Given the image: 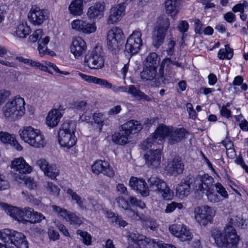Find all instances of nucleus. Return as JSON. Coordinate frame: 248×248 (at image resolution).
<instances>
[{
  "label": "nucleus",
  "instance_id": "23",
  "mask_svg": "<svg viewBox=\"0 0 248 248\" xmlns=\"http://www.w3.org/2000/svg\"><path fill=\"white\" fill-rule=\"evenodd\" d=\"M129 186L136 193L142 197H147L150 194L148 185L145 180L141 178L132 176L129 181Z\"/></svg>",
  "mask_w": 248,
  "mask_h": 248
},
{
  "label": "nucleus",
  "instance_id": "2",
  "mask_svg": "<svg viewBox=\"0 0 248 248\" xmlns=\"http://www.w3.org/2000/svg\"><path fill=\"white\" fill-rule=\"evenodd\" d=\"M211 236L217 246L221 248H237L240 238L232 225H226L222 230L214 229Z\"/></svg>",
  "mask_w": 248,
  "mask_h": 248
},
{
  "label": "nucleus",
  "instance_id": "12",
  "mask_svg": "<svg viewBox=\"0 0 248 248\" xmlns=\"http://www.w3.org/2000/svg\"><path fill=\"white\" fill-rule=\"evenodd\" d=\"M216 211L213 207L208 205H202L194 209V218L201 226H205L211 223L216 215Z\"/></svg>",
  "mask_w": 248,
  "mask_h": 248
},
{
  "label": "nucleus",
  "instance_id": "42",
  "mask_svg": "<svg viewBox=\"0 0 248 248\" xmlns=\"http://www.w3.org/2000/svg\"><path fill=\"white\" fill-rule=\"evenodd\" d=\"M149 186L153 191L159 192V190L164 186L166 183L157 177H151L149 180Z\"/></svg>",
  "mask_w": 248,
  "mask_h": 248
},
{
  "label": "nucleus",
  "instance_id": "21",
  "mask_svg": "<svg viewBox=\"0 0 248 248\" xmlns=\"http://www.w3.org/2000/svg\"><path fill=\"white\" fill-rule=\"evenodd\" d=\"M92 172L96 175L103 174L109 177L114 175L115 171L108 161L97 160L91 166Z\"/></svg>",
  "mask_w": 248,
  "mask_h": 248
},
{
  "label": "nucleus",
  "instance_id": "37",
  "mask_svg": "<svg viewBox=\"0 0 248 248\" xmlns=\"http://www.w3.org/2000/svg\"><path fill=\"white\" fill-rule=\"evenodd\" d=\"M87 107V103L86 101L83 100H77L73 103L71 105L72 108L77 113H79L80 115L81 113L85 112ZM80 120L81 121H88L90 120L89 117L88 118H83V114L80 115Z\"/></svg>",
  "mask_w": 248,
  "mask_h": 248
},
{
  "label": "nucleus",
  "instance_id": "48",
  "mask_svg": "<svg viewBox=\"0 0 248 248\" xmlns=\"http://www.w3.org/2000/svg\"><path fill=\"white\" fill-rule=\"evenodd\" d=\"M67 194L68 195L72 200L75 201L78 206L82 209L86 208V206L84 205L83 201L81 198L79 196L76 192H74L71 189H68L66 191Z\"/></svg>",
  "mask_w": 248,
  "mask_h": 248
},
{
  "label": "nucleus",
  "instance_id": "41",
  "mask_svg": "<svg viewBox=\"0 0 248 248\" xmlns=\"http://www.w3.org/2000/svg\"><path fill=\"white\" fill-rule=\"evenodd\" d=\"M14 180L16 182L21 183L24 182L26 186L30 189H34L37 187V183L33 178L31 177H26L22 175L16 174L14 177Z\"/></svg>",
  "mask_w": 248,
  "mask_h": 248
},
{
  "label": "nucleus",
  "instance_id": "3",
  "mask_svg": "<svg viewBox=\"0 0 248 248\" xmlns=\"http://www.w3.org/2000/svg\"><path fill=\"white\" fill-rule=\"evenodd\" d=\"M20 139L30 146L42 149L47 144V140L43 132L32 126H24L18 131Z\"/></svg>",
  "mask_w": 248,
  "mask_h": 248
},
{
  "label": "nucleus",
  "instance_id": "27",
  "mask_svg": "<svg viewBox=\"0 0 248 248\" xmlns=\"http://www.w3.org/2000/svg\"><path fill=\"white\" fill-rule=\"evenodd\" d=\"M28 18L33 25H40L46 18V12L37 6H33L30 9Z\"/></svg>",
  "mask_w": 248,
  "mask_h": 248
},
{
  "label": "nucleus",
  "instance_id": "8",
  "mask_svg": "<svg viewBox=\"0 0 248 248\" xmlns=\"http://www.w3.org/2000/svg\"><path fill=\"white\" fill-rule=\"evenodd\" d=\"M0 240L5 243L13 244L17 248H28L24 234L15 230L5 229L0 231Z\"/></svg>",
  "mask_w": 248,
  "mask_h": 248
},
{
  "label": "nucleus",
  "instance_id": "34",
  "mask_svg": "<svg viewBox=\"0 0 248 248\" xmlns=\"http://www.w3.org/2000/svg\"><path fill=\"white\" fill-rule=\"evenodd\" d=\"M142 128V124L136 120H130L122 125V129L129 134H135L140 132Z\"/></svg>",
  "mask_w": 248,
  "mask_h": 248
},
{
  "label": "nucleus",
  "instance_id": "44",
  "mask_svg": "<svg viewBox=\"0 0 248 248\" xmlns=\"http://www.w3.org/2000/svg\"><path fill=\"white\" fill-rule=\"evenodd\" d=\"M233 54L232 49L228 45H225L224 48L219 49L217 57L220 60H230L232 58Z\"/></svg>",
  "mask_w": 248,
  "mask_h": 248
},
{
  "label": "nucleus",
  "instance_id": "54",
  "mask_svg": "<svg viewBox=\"0 0 248 248\" xmlns=\"http://www.w3.org/2000/svg\"><path fill=\"white\" fill-rule=\"evenodd\" d=\"M183 208V204L182 203H178L175 202H172L168 204L165 209L166 213H170L173 212L176 208L180 210Z\"/></svg>",
  "mask_w": 248,
  "mask_h": 248
},
{
  "label": "nucleus",
  "instance_id": "19",
  "mask_svg": "<svg viewBox=\"0 0 248 248\" xmlns=\"http://www.w3.org/2000/svg\"><path fill=\"white\" fill-rule=\"evenodd\" d=\"M169 230L171 234L178 237L182 241L191 240L193 234L186 225L183 224H173L169 226Z\"/></svg>",
  "mask_w": 248,
  "mask_h": 248
},
{
  "label": "nucleus",
  "instance_id": "59",
  "mask_svg": "<svg viewBox=\"0 0 248 248\" xmlns=\"http://www.w3.org/2000/svg\"><path fill=\"white\" fill-rule=\"evenodd\" d=\"M93 119L94 123L96 124L100 125L101 126L103 125L105 120L103 113L100 112L95 113L93 116Z\"/></svg>",
  "mask_w": 248,
  "mask_h": 248
},
{
  "label": "nucleus",
  "instance_id": "58",
  "mask_svg": "<svg viewBox=\"0 0 248 248\" xmlns=\"http://www.w3.org/2000/svg\"><path fill=\"white\" fill-rule=\"evenodd\" d=\"M115 203L119 207L125 210L128 209L129 206L128 202L123 197H120L116 198L115 199Z\"/></svg>",
  "mask_w": 248,
  "mask_h": 248
},
{
  "label": "nucleus",
  "instance_id": "47",
  "mask_svg": "<svg viewBox=\"0 0 248 248\" xmlns=\"http://www.w3.org/2000/svg\"><path fill=\"white\" fill-rule=\"evenodd\" d=\"M97 29V25L95 22H89L85 20L82 33L87 35L94 33L96 31Z\"/></svg>",
  "mask_w": 248,
  "mask_h": 248
},
{
  "label": "nucleus",
  "instance_id": "16",
  "mask_svg": "<svg viewBox=\"0 0 248 248\" xmlns=\"http://www.w3.org/2000/svg\"><path fill=\"white\" fill-rule=\"evenodd\" d=\"M124 35L121 28L113 27L109 30L107 34V44L110 50L116 49L123 42Z\"/></svg>",
  "mask_w": 248,
  "mask_h": 248
},
{
  "label": "nucleus",
  "instance_id": "43",
  "mask_svg": "<svg viewBox=\"0 0 248 248\" xmlns=\"http://www.w3.org/2000/svg\"><path fill=\"white\" fill-rule=\"evenodd\" d=\"M44 187L46 192L48 195L55 197L59 195L61 190L60 187L52 182H46Z\"/></svg>",
  "mask_w": 248,
  "mask_h": 248
},
{
  "label": "nucleus",
  "instance_id": "57",
  "mask_svg": "<svg viewBox=\"0 0 248 248\" xmlns=\"http://www.w3.org/2000/svg\"><path fill=\"white\" fill-rule=\"evenodd\" d=\"M36 165L44 173L49 164L46 159L41 158L36 161Z\"/></svg>",
  "mask_w": 248,
  "mask_h": 248
},
{
  "label": "nucleus",
  "instance_id": "4",
  "mask_svg": "<svg viewBox=\"0 0 248 248\" xmlns=\"http://www.w3.org/2000/svg\"><path fill=\"white\" fill-rule=\"evenodd\" d=\"M25 101L20 96H16L9 99L2 108L3 117L9 121L19 120L26 112Z\"/></svg>",
  "mask_w": 248,
  "mask_h": 248
},
{
  "label": "nucleus",
  "instance_id": "7",
  "mask_svg": "<svg viewBox=\"0 0 248 248\" xmlns=\"http://www.w3.org/2000/svg\"><path fill=\"white\" fill-rule=\"evenodd\" d=\"M0 205L1 208L13 219L23 224L29 222V220H31L33 213V209L30 207L20 209L5 203H1Z\"/></svg>",
  "mask_w": 248,
  "mask_h": 248
},
{
  "label": "nucleus",
  "instance_id": "45",
  "mask_svg": "<svg viewBox=\"0 0 248 248\" xmlns=\"http://www.w3.org/2000/svg\"><path fill=\"white\" fill-rule=\"evenodd\" d=\"M158 57L156 53H150L146 57L144 66L156 68L158 66Z\"/></svg>",
  "mask_w": 248,
  "mask_h": 248
},
{
  "label": "nucleus",
  "instance_id": "39",
  "mask_svg": "<svg viewBox=\"0 0 248 248\" xmlns=\"http://www.w3.org/2000/svg\"><path fill=\"white\" fill-rule=\"evenodd\" d=\"M130 135L121 127L120 132L114 133L112 136L113 141L116 143L124 145L129 142Z\"/></svg>",
  "mask_w": 248,
  "mask_h": 248
},
{
  "label": "nucleus",
  "instance_id": "53",
  "mask_svg": "<svg viewBox=\"0 0 248 248\" xmlns=\"http://www.w3.org/2000/svg\"><path fill=\"white\" fill-rule=\"evenodd\" d=\"M243 80L244 79L241 76H238L234 78L232 82V85L234 87V90H236L235 86H241V88L243 91L248 90V86L246 83H243Z\"/></svg>",
  "mask_w": 248,
  "mask_h": 248
},
{
  "label": "nucleus",
  "instance_id": "13",
  "mask_svg": "<svg viewBox=\"0 0 248 248\" xmlns=\"http://www.w3.org/2000/svg\"><path fill=\"white\" fill-rule=\"evenodd\" d=\"M170 26V20L168 17H162L158 19L153 37L155 46L158 47L163 43Z\"/></svg>",
  "mask_w": 248,
  "mask_h": 248
},
{
  "label": "nucleus",
  "instance_id": "61",
  "mask_svg": "<svg viewBox=\"0 0 248 248\" xmlns=\"http://www.w3.org/2000/svg\"><path fill=\"white\" fill-rule=\"evenodd\" d=\"M9 184L6 180L5 177L0 173V190H5L9 188Z\"/></svg>",
  "mask_w": 248,
  "mask_h": 248
},
{
  "label": "nucleus",
  "instance_id": "62",
  "mask_svg": "<svg viewBox=\"0 0 248 248\" xmlns=\"http://www.w3.org/2000/svg\"><path fill=\"white\" fill-rule=\"evenodd\" d=\"M248 6V2L247 1H244L242 3H239L235 5L232 8L233 12L236 13L239 12L240 13H243L244 8Z\"/></svg>",
  "mask_w": 248,
  "mask_h": 248
},
{
  "label": "nucleus",
  "instance_id": "26",
  "mask_svg": "<svg viewBox=\"0 0 248 248\" xmlns=\"http://www.w3.org/2000/svg\"><path fill=\"white\" fill-rule=\"evenodd\" d=\"M172 64L177 67L181 66L179 63L173 62L170 58H165L162 61L159 69V76L162 81L164 80L169 81L173 78L174 74L171 71L170 67Z\"/></svg>",
  "mask_w": 248,
  "mask_h": 248
},
{
  "label": "nucleus",
  "instance_id": "29",
  "mask_svg": "<svg viewBox=\"0 0 248 248\" xmlns=\"http://www.w3.org/2000/svg\"><path fill=\"white\" fill-rule=\"evenodd\" d=\"M172 126L160 124L156 128L155 132L148 138L153 139L154 140V141L155 142H156L157 139L160 141L166 138L168 139L170 137V132L172 131Z\"/></svg>",
  "mask_w": 248,
  "mask_h": 248
},
{
  "label": "nucleus",
  "instance_id": "15",
  "mask_svg": "<svg viewBox=\"0 0 248 248\" xmlns=\"http://www.w3.org/2000/svg\"><path fill=\"white\" fill-rule=\"evenodd\" d=\"M142 34L140 31H134L127 38L125 51L135 54L139 52L142 46Z\"/></svg>",
  "mask_w": 248,
  "mask_h": 248
},
{
  "label": "nucleus",
  "instance_id": "10",
  "mask_svg": "<svg viewBox=\"0 0 248 248\" xmlns=\"http://www.w3.org/2000/svg\"><path fill=\"white\" fill-rule=\"evenodd\" d=\"M78 76L81 80L89 84H93L99 86L101 88L111 89L115 93L120 92L127 93V87L124 86H113L107 80L96 77L86 75L80 72H77Z\"/></svg>",
  "mask_w": 248,
  "mask_h": 248
},
{
  "label": "nucleus",
  "instance_id": "24",
  "mask_svg": "<svg viewBox=\"0 0 248 248\" xmlns=\"http://www.w3.org/2000/svg\"><path fill=\"white\" fill-rule=\"evenodd\" d=\"M53 212L60 217H62L70 224L79 225L82 220L79 217L74 213L67 211L65 209L57 205H52Z\"/></svg>",
  "mask_w": 248,
  "mask_h": 248
},
{
  "label": "nucleus",
  "instance_id": "52",
  "mask_svg": "<svg viewBox=\"0 0 248 248\" xmlns=\"http://www.w3.org/2000/svg\"><path fill=\"white\" fill-rule=\"evenodd\" d=\"M44 35V32L42 29H39L35 30L29 37L31 42L34 43L37 40L42 39Z\"/></svg>",
  "mask_w": 248,
  "mask_h": 248
},
{
  "label": "nucleus",
  "instance_id": "46",
  "mask_svg": "<svg viewBox=\"0 0 248 248\" xmlns=\"http://www.w3.org/2000/svg\"><path fill=\"white\" fill-rule=\"evenodd\" d=\"M59 169L55 164H49L44 173L45 175L53 179L59 175Z\"/></svg>",
  "mask_w": 248,
  "mask_h": 248
},
{
  "label": "nucleus",
  "instance_id": "25",
  "mask_svg": "<svg viewBox=\"0 0 248 248\" xmlns=\"http://www.w3.org/2000/svg\"><path fill=\"white\" fill-rule=\"evenodd\" d=\"M125 13V6L124 4L120 3L112 6L107 19V23L109 25L116 24L121 20Z\"/></svg>",
  "mask_w": 248,
  "mask_h": 248
},
{
  "label": "nucleus",
  "instance_id": "56",
  "mask_svg": "<svg viewBox=\"0 0 248 248\" xmlns=\"http://www.w3.org/2000/svg\"><path fill=\"white\" fill-rule=\"evenodd\" d=\"M215 187L217 192L224 199L228 198V194L227 191L223 186L219 183L215 184Z\"/></svg>",
  "mask_w": 248,
  "mask_h": 248
},
{
  "label": "nucleus",
  "instance_id": "32",
  "mask_svg": "<svg viewBox=\"0 0 248 248\" xmlns=\"http://www.w3.org/2000/svg\"><path fill=\"white\" fill-rule=\"evenodd\" d=\"M180 5V0H167L166 1V12L173 20L177 18V14L179 12Z\"/></svg>",
  "mask_w": 248,
  "mask_h": 248
},
{
  "label": "nucleus",
  "instance_id": "28",
  "mask_svg": "<svg viewBox=\"0 0 248 248\" xmlns=\"http://www.w3.org/2000/svg\"><path fill=\"white\" fill-rule=\"evenodd\" d=\"M0 143L13 147L18 151L23 149L22 146L18 143L15 136L7 132H0Z\"/></svg>",
  "mask_w": 248,
  "mask_h": 248
},
{
  "label": "nucleus",
  "instance_id": "6",
  "mask_svg": "<svg viewBox=\"0 0 248 248\" xmlns=\"http://www.w3.org/2000/svg\"><path fill=\"white\" fill-rule=\"evenodd\" d=\"M153 139L147 138L141 144V148L146 152L144 155L145 164L152 168L158 167L161 161V151L157 148L158 143Z\"/></svg>",
  "mask_w": 248,
  "mask_h": 248
},
{
  "label": "nucleus",
  "instance_id": "22",
  "mask_svg": "<svg viewBox=\"0 0 248 248\" xmlns=\"http://www.w3.org/2000/svg\"><path fill=\"white\" fill-rule=\"evenodd\" d=\"M106 10V3L104 1H98L87 9L86 16L89 19L100 20L104 17Z\"/></svg>",
  "mask_w": 248,
  "mask_h": 248
},
{
  "label": "nucleus",
  "instance_id": "64",
  "mask_svg": "<svg viewBox=\"0 0 248 248\" xmlns=\"http://www.w3.org/2000/svg\"><path fill=\"white\" fill-rule=\"evenodd\" d=\"M143 225L147 228H150L151 230H155L157 228V223L155 220L153 219L145 220Z\"/></svg>",
  "mask_w": 248,
  "mask_h": 248
},
{
  "label": "nucleus",
  "instance_id": "20",
  "mask_svg": "<svg viewBox=\"0 0 248 248\" xmlns=\"http://www.w3.org/2000/svg\"><path fill=\"white\" fill-rule=\"evenodd\" d=\"M69 49L70 53L74 58L78 59L86 52L87 46L83 38L77 36L72 38Z\"/></svg>",
  "mask_w": 248,
  "mask_h": 248
},
{
  "label": "nucleus",
  "instance_id": "51",
  "mask_svg": "<svg viewBox=\"0 0 248 248\" xmlns=\"http://www.w3.org/2000/svg\"><path fill=\"white\" fill-rule=\"evenodd\" d=\"M77 234L80 237V239L85 245L89 246L91 245L92 236L87 232L78 230L77 232Z\"/></svg>",
  "mask_w": 248,
  "mask_h": 248
},
{
  "label": "nucleus",
  "instance_id": "33",
  "mask_svg": "<svg viewBox=\"0 0 248 248\" xmlns=\"http://www.w3.org/2000/svg\"><path fill=\"white\" fill-rule=\"evenodd\" d=\"M156 76L157 79L160 78L163 82H165V80L162 81L159 76V73L156 75V68L144 66L142 71L140 73V78L142 80L144 81L152 80L154 79Z\"/></svg>",
  "mask_w": 248,
  "mask_h": 248
},
{
  "label": "nucleus",
  "instance_id": "5",
  "mask_svg": "<svg viewBox=\"0 0 248 248\" xmlns=\"http://www.w3.org/2000/svg\"><path fill=\"white\" fill-rule=\"evenodd\" d=\"M76 122L72 120L65 121L61 125L58 133V141L61 147L64 150L70 149L76 144Z\"/></svg>",
  "mask_w": 248,
  "mask_h": 248
},
{
  "label": "nucleus",
  "instance_id": "49",
  "mask_svg": "<svg viewBox=\"0 0 248 248\" xmlns=\"http://www.w3.org/2000/svg\"><path fill=\"white\" fill-rule=\"evenodd\" d=\"M84 20L81 19H75L72 20L70 25L71 29L74 31L82 33L83 25L84 24Z\"/></svg>",
  "mask_w": 248,
  "mask_h": 248
},
{
  "label": "nucleus",
  "instance_id": "17",
  "mask_svg": "<svg viewBox=\"0 0 248 248\" xmlns=\"http://www.w3.org/2000/svg\"><path fill=\"white\" fill-rule=\"evenodd\" d=\"M65 109L63 106L59 105L58 108H53L48 112L45 119V123L49 128H53L59 125Z\"/></svg>",
  "mask_w": 248,
  "mask_h": 248
},
{
  "label": "nucleus",
  "instance_id": "40",
  "mask_svg": "<svg viewBox=\"0 0 248 248\" xmlns=\"http://www.w3.org/2000/svg\"><path fill=\"white\" fill-rule=\"evenodd\" d=\"M209 177L211 179V183L207 186V187L205 188H203V189L199 190V191H206L207 199L208 201L211 202L217 203L221 201L220 197L214 191L213 189H211L213 182V179L209 175Z\"/></svg>",
  "mask_w": 248,
  "mask_h": 248
},
{
  "label": "nucleus",
  "instance_id": "35",
  "mask_svg": "<svg viewBox=\"0 0 248 248\" xmlns=\"http://www.w3.org/2000/svg\"><path fill=\"white\" fill-rule=\"evenodd\" d=\"M186 133L185 129L183 128H176L172 130L170 132V137L168 138V141L171 144H173L180 141L183 139Z\"/></svg>",
  "mask_w": 248,
  "mask_h": 248
},
{
  "label": "nucleus",
  "instance_id": "14",
  "mask_svg": "<svg viewBox=\"0 0 248 248\" xmlns=\"http://www.w3.org/2000/svg\"><path fill=\"white\" fill-rule=\"evenodd\" d=\"M128 243L134 244L135 246L141 247L143 248H159L160 245H163L162 242H156L154 240L146 237L134 232H130L128 235Z\"/></svg>",
  "mask_w": 248,
  "mask_h": 248
},
{
  "label": "nucleus",
  "instance_id": "50",
  "mask_svg": "<svg viewBox=\"0 0 248 248\" xmlns=\"http://www.w3.org/2000/svg\"><path fill=\"white\" fill-rule=\"evenodd\" d=\"M159 192L162 196V198L165 200H171L174 196L173 192L170 189L166 183L165 185V186L162 187Z\"/></svg>",
  "mask_w": 248,
  "mask_h": 248
},
{
  "label": "nucleus",
  "instance_id": "63",
  "mask_svg": "<svg viewBox=\"0 0 248 248\" xmlns=\"http://www.w3.org/2000/svg\"><path fill=\"white\" fill-rule=\"evenodd\" d=\"M231 220L232 221V223H233L235 225L241 228L244 229L246 226V220L241 219L240 217H236L235 218V220L231 218Z\"/></svg>",
  "mask_w": 248,
  "mask_h": 248
},
{
  "label": "nucleus",
  "instance_id": "38",
  "mask_svg": "<svg viewBox=\"0 0 248 248\" xmlns=\"http://www.w3.org/2000/svg\"><path fill=\"white\" fill-rule=\"evenodd\" d=\"M127 93L137 100L146 101L151 100L150 98L148 95L145 94L139 89L136 88L134 85H130L127 87Z\"/></svg>",
  "mask_w": 248,
  "mask_h": 248
},
{
  "label": "nucleus",
  "instance_id": "1",
  "mask_svg": "<svg viewBox=\"0 0 248 248\" xmlns=\"http://www.w3.org/2000/svg\"><path fill=\"white\" fill-rule=\"evenodd\" d=\"M211 179L208 174L198 175L196 177L188 176L183 180L176 187V195L181 199L190 194V188L198 191L206 188L211 183Z\"/></svg>",
  "mask_w": 248,
  "mask_h": 248
},
{
  "label": "nucleus",
  "instance_id": "11",
  "mask_svg": "<svg viewBox=\"0 0 248 248\" xmlns=\"http://www.w3.org/2000/svg\"><path fill=\"white\" fill-rule=\"evenodd\" d=\"M16 59L18 61V62L30 66L32 68L38 69L40 70L49 73H51V72L49 70V68H51L56 73L65 76L70 75V73L69 72L60 70L54 63L48 61H44L42 62H40L38 61L29 58H26L22 56L17 57Z\"/></svg>",
  "mask_w": 248,
  "mask_h": 248
},
{
  "label": "nucleus",
  "instance_id": "31",
  "mask_svg": "<svg viewBox=\"0 0 248 248\" xmlns=\"http://www.w3.org/2000/svg\"><path fill=\"white\" fill-rule=\"evenodd\" d=\"M31 32V29L26 21L18 22L15 26L13 31L14 36L19 38L24 39L26 38Z\"/></svg>",
  "mask_w": 248,
  "mask_h": 248
},
{
  "label": "nucleus",
  "instance_id": "9",
  "mask_svg": "<svg viewBox=\"0 0 248 248\" xmlns=\"http://www.w3.org/2000/svg\"><path fill=\"white\" fill-rule=\"evenodd\" d=\"M84 65L92 70H99L104 67L105 56L102 49L96 47L84 57Z\"/></svg>",
  "mask_w": 248,
  "mask_h": 248
},
{
  "label": "nucleus",
  "instance_id": "60",
  "mask_svg": "<svg viewBox=\"0 0 248 248\" xmlns=\"http://www.w3.org/2000/svg\"><path fill=\"white\" fill-rule=\"evenodd\" d=\"M47 234L49 239L52 241H56L60 238L58 232L55 231L53 227L49 228Z\"/></svg>",
  "mask_w": 248,
  "mask_h": 248
},
{
  "label": "nucleus",
  "instance_id": "18",
  "mask_svg": "<svg viewBox=\"0 0 248 248\" xmlns=\"http://www.w3.org/2000/svg\"><path fill=\"white\" fill-rule=\"evenodd\" d=\"M9 166L13 171L18 173H15L13 177L16 174H29L33 171V167L22 156L14 158L11 161Z\"/></svg>",
  "mask_w": 248,
  "mask_h": 248
},
{
  "label": "nucleus",
  "instance_id": "55",
  "mask_svg": "<svg viewBox=\"0 0 248 248\" xmlns=\"http://www.w3.org/2000/svg\"><path fill=\"white\" fill-rule=\"evenodd\" d=\"M45 219V217L43 214L33 210V213L31 215V220H29V222L31 223H36L40 222L42 220Z\"/></svg>",
  "mask_w": 248,
  "mask_h": 248
},
{
  "label": "nucleus",
  "instance_id": "30",
  "mask_svg": "<svg viewBox=\"0 0 248 248\" xmlns=\"http://www.w3.org/2000/svg\"><path fill=\"white\" fill-rule=\"evenodd\" d=\"M184 165L178 159H174L168 161L165 167L166 171L171 175L176 176L183 172Z\"/></svg>",
  "mask_w": 248,
  "mask_h": 248
},
{
  "label": "nucleus",
  "instance_id": "36",
  "mask_svg": "<svg viewBox=\"0 0 248 248\" xmlns=\"http://www.w3.org/2000/svg\"><path fill=\"white\" fill-rule=\"evenodd\" d=\"M50 43L49 46L51 45L50 38L49 36L46 35L38 42V50L40 55L43 56L46 54L51 55L53 53L47 47V45Z\"/></svg>",
  "mask_w": 248,
  "mask_h": 248
}]
</instances>
